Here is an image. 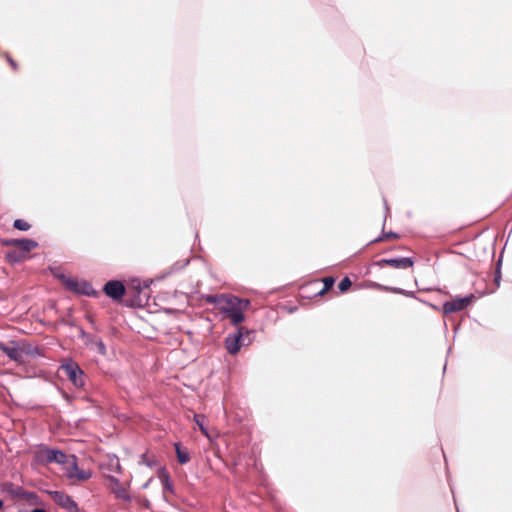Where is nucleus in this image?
<instances>
[{
  "mask_svg": "<svg viewBox=\"0 0 512 512\" xmlns=\"http://www.w3.org/2000/svg\"><path fill=\"white\" fill-rule=\"evenodd\" d=\"M250 301L234 295H228L220 306V314L231 324L238 326L245 319L244 312L248 310Z\"/></svg>",
  "mask_w": 512,
  "mask_h": 512,
  "instance_id": "f257e3e1",
  "label": "nucleus"
},
{
  "mask_svg": "<svg viewBox=\"0 0 512 512\" xmlns=\"http://www.w3.org/2000/svg\"><path fill=\"white\" fill-rule=\"evenodd\" d=\"M5 246H15L18 250L7 253V257L11 261H20L27 253L35 249L38 243L32 239H8L3 243Z\"/></svg>",
  "mask_w": 512,
  "mask_h": 512,
  "instance_id": "f03ea898",
  "label": "nucleus"
},
{
  "mask_svg": "<svg viewBox=\"0 0 512 512\" xmlns=\"http://www.w3.org/2000/svg\"><path fill=\"white\" fill-rule=\"evenodd\" d=\"M250 333L251 331L247 328L239 327L236 333L229 334L225 339V348L228 353L231 355L237 354L241 347L245 345V337H248Z\"/></svg>",
  "mask_w": 512,
  "mask_h": 512,
  "instance_id": "7ed1b4c3",
  "label": "nucleus"
},
{
  "mask_svg": "<svg viewBox=\"0 0 512 512\" xmlns=\"http://www.w3.org/2000/svg\"><path fill=\"white\" fill-rule=\"evenodd\" d=\"M64 475L73 483L78 481H85L91 477L90 471L82 470L76 463V457L71 455L66 466L63 467Z\"/></svg>",
  "mask_w": 512,
  "mask_h": 512,
  "instance_id": "20e7f679",
  "label": "nucleus"
},
{
  "mask_svg": "<svg viewBox=\"0 0 512 512\" xmlns=\"http://www.w3.org/2000/svg\"><path fill=\"white\" fill-rule=\"evenodd\" d=\"M61 369L75 387L82 388L85 385L84 373L76 363H67Z\"/></svg>",
  "mask_w": 512,
  "mask_h": 512,
  "instance_id": "39448f33",
  "label": "nucleus"
},
{
  "mask_svg": "<svg viewBox=\"0 0 512 512\" xmlns=\"http://www.w3.org/2000/svg\"><path fill=\"white\" fill-rule=\"evenodd\" d=\"M375 265L379 268L392 267L396 269H410L414 265V260L410 257L403 258H385L375 262Z\"/></svg>",
  "mask_w": 512,
  "mask_h": 512,
  "instance_id": "423d86ee",
  "label": "nucleus"
},
{
  "mask_svg": "<svg viewBox=\"0 0 512 512\" xmlns=\"http://www.w3.org/2000/svg\"><path fill=\"white\" fill-rule=\"evenodd\" d=\"M473 298L474 296L470 295L463 298H455L447 301L443 304V312L445 314L460 312L471 304Z\"/></svg>",
  "mask_w": 512,
  "mask_h": 512,
  "instance_id": "0eeeda50",
  "label": "nucleus"
},
{
  "mask_svg": "<svg viewBox=\"0 0 512 512\" xmlns=\"http://www.w3.org/2000/svg\"><path fill=\"white\" fill-rule=\"evenodd\" d=\"M40 458L48 463H59L61 465L66 466L68 463V460L70 459L71 455H66L60 450L56 449H44L40 451L39 454Z\"/></svg>",
  "mask_w": 512,
  "mask_h": 512,
  "instance_id": "6e6552de",
  "label": "nucleus"
},
{
  "mask_svg": "<svg viewBox=\"0 0 512 512\" xmlns=\"http://www.w3.org/2000/svg\"><path fill=\"white\" fill-rule=\"evenodd\" d=\"M50 494L52 500L68 512H78L79 509L77 503L69 495L60 491H54Z\"/></svg>",
  "mask_w": 512,
  "mask_h": 512,
  "instance_id": "1a4fd4ad",
  "label": "nucleus"
},
{
  "mask_svg": "<svg viewBox=\"0 0 512 512\" xmlns=\"http://www.w3.org/2000/svg\"><path fill=\"white\" fill-rule=\"evenodd\" d=\"M105 294L114 301L120 300L126 294V287L121 281H108L103 288Z\"/></svg>",
  "mask_w": 512,
  "mask_h": 512,
  "instance_id": "9d476101",
  "label": "nucleus"
},
{
  "mask_svg": "<svg viewBox=\"0 0 512 512\" xmlns=\"http://www.w3.org/2000/svg\"><path fill=\"white\" fill-rule=\"evenodd\" d=\"M0 350L5 353L11 360L22 362L23 353L15 342H10V344L0 342Z\"/></svg>",
  "mask_w": 512,
  "mask_h": 512,
  "instance_id": "9b49d317",
  "label": "nucleus"
},
{
  "mask_svg": "<svg viewBox=\"0 0 512 512\" xmlns=\"http://www.w3.org/2000/svg\"><path fill=\"white\" fill-rule=\"evenodd\" d=\"M112 483V492L115 494L116 498L122 499L125 501H129L131 499L127 489L121 484V482L115 477H109Z\"/></svg>",
  "mask_w": 512,
  "mask_h": 512,
  "instance_id": "f8f14e48",
  "label": "nucleus"
},
{
  "mask_svg": "<svg viewBox=\"0 0 512 512\" xmlns=\"http://www.w3.org/2000/svg\"><path fill=\"white\" fill-rule=\"evenodd\" d=\"M177 460L180 464H186L190 461L189 452L186 449H182L179 443L175 444Z\"/></svg>",
  "mask_w": 512,
  "mask_h": 512,
  "instance_id": "ddd939ff",
  "label": "nucleus"
},
{
  "mask_svg": "<svg viewBox=\"0 0 512 512\" xmlns=\"http://www.w3.org/2000/svg\"><path fill=\"white\" fill-rule=\"evenodd\" d=\"M228 295L220 294V295H209L206 297V302L210 304H215L217 309L220 311V306L223 304L224 300Z\"/></svg>",
  "mask_w": 512,
  "mask_h": 512,
  "instance_id": "4468645a",
  "label": "nucleus"
},
{
  "mask_svg": "<svg viewBox=\"0 0 512 512\" xmlns=\"http://www.w3.org/2000/svg\"><path fill=\"white\" fill-rule=\"evenodd\" d=\"M374 287L380 291H383V292H390V293H394V294H402V295H407L406 291L401 289V288H397V287H390V286H386V285H381V284H374Z\"/></svg>",
  "mask_w": 512,
  "mask_h": 512,
  "instance_id": "2eb2a0df",
  "label": "nucleus"
},
{
  "mask_svg": "<svg viewBox=\"0 0 512 512\" xmlns=\"http://www.w3.org/2000/svg\"><path fill=\"white\" fill-rule=\"evenodd\" d=\"M144 288H148V286H144ZM142 290L143 287L141 286V284L139 282L134 281L128 286V288H126V294L132 293L133 296H139Z\"/></svg>",
  "mask_w": 512,
  "mask_h": 512,
  "instance_id": "dca6fc26",
  "label": "nucleus"
},
{
  "mask_svg": "<svg viewBox=\"0 0 512 512\" xmlns=\"http://www.w3.org/2000/svg\"><path fill=\"white\" fill-rule=\"evenodd\" d=\"M322 282H323L324 286H323V288L318 292V294H319L320 296H322V295H324L325 293H327V292H328V291L333 287V285H334V283H335V280H334V278H333V277L328 276V277L323 278Z\"/></svg>",
  "mask_w": 512,
  "mask_h": 512,
  "instance_id": "f3484780",
  "label": "nucleus"
},
{
  "mask_svg": "<svg viewBox=\"0 0 512 512\" xmlns=\"http://www.w3.org/2000/svg\"><path fill=\"white\" fill-rule=\"evenodd\" d=\"M13 227L21 231H27L31 228V225L23 219H16L13 223Z\"/></svg>",
  "mask_w": 512,
  "mask_h": 512,
  "instance_id": "a211bd4d",
  "label": "nucleus"
},
{
  "mask_svg": "<svg viewBox=\"0 0 512 512\" xmlns=\"http://www.w3.org/2000/svg\"><path fill=\"white\" fill-rule=\"evenodd\" d=\"M66 286L71 289L72 291H75V292H82L84 294H88V292L84 291V290H81L79 288V283L75 280H72V279H68L66 282H65Z\"/></svg>",
  "mask_w": 512,
  "mask_h": 512,
  "instance_id": "6ab92c4d",
  "label": "nucleus"
},
{
  "mask_svg": "<svg viewBox=\"0 0 512 512\" xmlns=\"http://www.w3.org/2000/svg\"><path fill=\"white\" fill-rule=\"evenodd\" d=\"M351 285H352V282H351L350 278H349V277H344V278L340 281V283H339V285H338V288H339L340 292L344 293V292H346V291H348V290H349V288L351 287Z\"/></svg>",
  "mask_w": 512,
  "mask_h": 512,
  "instance_id": "aec40b11",
  "label": "nucleus"
},
{
  "mask_svg": "<svg viewBox=\"0 0 512 512\" xmlns=\"http://www.w3.org/2000/svg\"><path fill=\"white\" fill-rule=\"evenodd\" d=\"M195 422L196 424L199 426L201 432L204 434V435H208L205 427H204V422H205V417L203 415H195Z\"/></svg>",
  "mask_w": 512,
  "mask_h": 512,
  "instance_id": "412c9836",
  "label": "nucleus"
},
{
  "mask_svg": "<svg viewBox=\"0 0 512 512\" xmlns=\"http://www.w3.org/2000/svg\"><path fill=\"white\" fill-rule=\"evenodd\" d=\"M396 238H398V235L390 232V233L384 234L380 240H389V239H396Z\"/></svg>",
  "mask_w": 512,
  "mask_h": 512,
  "instance_id": "4be33fe9",
  "label": "nucleus"
},
{
  "mask_svg": "<svg viewBox=\"0 0 512 512\" xmlns=\"http://www.w3.org/2000/svg\"><path fill=\"white\" fill-rule=\"evenodd\" d=\"M164 487L168 490H172V485L169 481V476H165V479L163 481Z\"/></svg>",
  "mask_w": 512,
  "mask_h": 512,
  "instance_id": "5701e85b",
  "label": "nucleus"
},
{
  "mask_svg": "<svg viewBox=\"0 0 512 512\" xmlns=\"http://www.w3.org/2000/svg\"><path fill=\"white\" fill-rule=\"evenodd\" d=\"M31 512H46V511H45V510H43V509H34V510H32Z\"/></svg>",
  "mask_w": 512,
  "mask_h": 512,
  "instance_id": "b1692460",
  "label": "nucleus"
},
{
  "mask_svg": "<svg viewBox=\"0 0 512 512\" xmlns=\"http://www.w3.org/2000/svg\"><path fill=\"white\" fill-rule=\"evenodd\" d=\"M246 338L248 339V342H246L245 345H249V342H250L249 336Z\"/></svg>",
  "mask_w": 512,
  "mask_h": 512,
  "instance_id": "393cba45",
  "label": "nucleus"
}]
</instances>
